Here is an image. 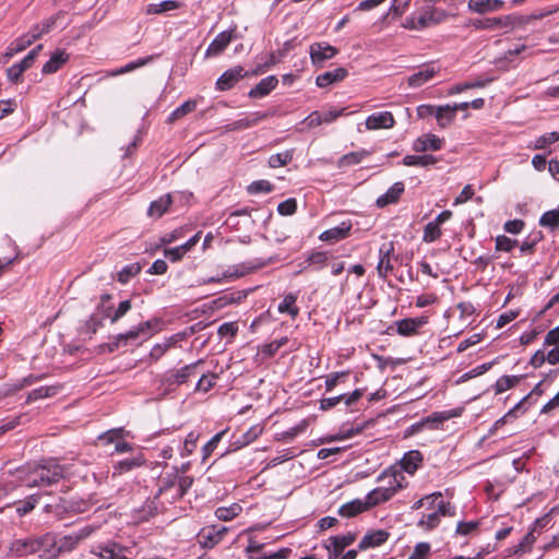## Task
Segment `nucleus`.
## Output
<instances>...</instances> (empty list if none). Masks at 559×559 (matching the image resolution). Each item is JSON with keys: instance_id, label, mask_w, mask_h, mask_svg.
<instances>
[{"instance_id": "f257e3e1", "label": "nucleus", "mask_w": 559, "mask_h": 559, "mask_svg": "<svg viewBox=\"0 0 559 559\" xmlns=\"http://www.w3.org/2000/svg\"><path fill=\"white\" fill-rule=\"evenodd\" d=\"M63 467L52 460L45 464L27 465L16 471L17 479L29 488L52 485L63 477Z\"/></svg>"}, {"instance_id": "f03ea898", "label": "nucleus", "mask_w": 559, "mask_h": 559, "mask_svg": "<svg viewBox=\"0 0 559 559\" xmlns=\"http://www.w3.org/2000/svg\"><path fill=\"white\" fill-rule=\"evenodd\" d=\"M386 478L389 479L386 487H378L367 495L365 501L368 509L390 500L400 489L404 487L403 480L405 478L402 473L384 472L378 477V480L381 481Z\"/></svg>"}, {"instance_id": "7ed1b4c3", "label": "nucleus", "mask_w": 559, "mask_h": 559, "mask_svg": "<svg viewBox=\"0 0 559 559\" xmlns=\"http://www.w3.org/2000/svg\"><path fill=\"white\" fill-rule=\"evenodd\" d=\"M258 267H260V265L253 264L250 262L239 263V264L231 265L228 269H226L222 273V275L211 276L207 278L199 280L197 285H206V284H211V283H223L226 281H234V280L240 278L242 276H246L247 274H250Z\"/></svg>"}, {"instance_id": "20e7f679", "label": "nucleus", "mask_w": 559, "mask_h": 559, "mask_svg": "<svg viewBox=\"0 0 559 559\" xmlns=\"http://www.w3.org/2000/svg\"><path fill=\"white\" fill-rule=\"evenodd\" d=\"M157 320H148L140 323L136 328H133L126 333L118 334L115 337V342L111 344L110 350L118 348L121 343L126 344L128 341H135L141 336L148 338L152 335L151 330L157 325Z\"/></svg>"}, {"instance_id": "39448f33", "label": "nucleus", "mask_w": 559, "mask_h": 559, "mask_svg": "<svg viewBox=\"0 0 559 559\" xmlns=\"http://www.w3.org/2000/svg\"><path fill=\"white\" fill-rule=\"evenodd\" d=\"M36 549L41 559H57L59 555L58 537L52 533H46L35 537Z\"/></svg>"}, {"instance_id": "423d86ee", "label": "nucleus", "mask_w": 559, "mask_h": 559, "mask_svg": "<svg viewBox=\"0 0 559 559\" xmlns=\"http://www.w3.org/2000/svg\"><path fill=\"white\" fill-rule=\"evenodd\" d=\"M94 528L92 526H85L76 532H73L69 535H64L58 538L59 545V555L62 552H69L76 548V546L84 539H86L92 533Z\"/></svg>"}, {"instance_id": "0eeeda50", "label": "nucleus", "mask_w": 559, "mask_h": 559, "mask_svg": "<svg viewBox=\"0 0 559 559\" xmlns=\"http://www.w3.org/2000/svg\"><path fill=\"white\" fill-rule=\"evenodd\" d=\"M201 364H203V360L199 359L193 364L187 365L178 370L166 373L163 383L166 384L168 388L174 384L185 383L191 376L194 374L195 368Z\"/></svg>"}, {"instance_id": "6e6552de", "label": "nucleus", "mask_w": 559, "mask_h": 559, "mask_svg": "<svg viewBox=\"0 0 559 559\" xmlns=\"http://www.w3.org/2000/svg\"><path fill=\"white\" fill-rule=\"evenodd\" d=\"M355 540V536L353 534H347L343 536H333L329 538L326 544L328 549V558L329 559H337L344 549L352 545Z\"/></svg>"}, {"instance_id": "1a4fd4ad", "label": "nucleus", "mask_w": 559, "mask_h": 559, "mask_svg": "<svg viewBox=\"0 0 559 559\" xmlns=\"http://www.w3.org/2000/svg\"><path fill=\"white\" fill-rule=\"evenodd\" d=\"M227 531L228 528L225 526L204 527L199 534V543L203 548H213L222 540Z\"/></svg>"}, {"instance_id": "9d476101", "label": "nucleus", "mask_w": 559, "mask_h": 559, "mask_svg": "<svg viewBox=\"0 0 559 559\" xmlns=\"http://www.w3.org/2000/svg\"><path fill=\"white\" fill-rule=\"evenodd\" d=\"M309 52L312 63L320 66L332 59L337 53V49L326 43H314L310 46Z\"/></svg>"}, {"instance_id": "9b49d317", "label": "nucleus", "mask_w": 559, "mask_h": 559, "mask_svg": "<svg viewBox=\"0 0 559 559\" xmlns=\"http://www.w3.org/2000/svg\"><path fill=\"white\" fill-rule=\"evenodd\" d=\"M394 124L395 119L390 111L376 112L366 119V128L368 130L391 129Z\"/></svg>"}, {"instance_id": "f8f14e48", "label": "nucleus", "mask_w": 559, "mask_h": 559, "mask_svg": "<svg viewBox=\"0 0 559 559\" xmlns=\"http://www.w3.org/2000/svg\"><path fill=\"white\" fill-rule=\"evenodd\" d=\"M426 323V317L407 318L395 322L396 331L402 336L416 335Z\"/></svg>"}, {"instance_id": "ddd939ff", "label": "nucleus", "mask_w": 559, "mask_h": 559, "mask_svg": "<svg viewBox=\"0 0 559 559\" xmlns=\"http://www.w3.org/2000/svg\"><path fill=\"white\" fill-rule=\"evenodd\" d=\"M234 38V31H225L219 33L209 45L205 57H216L221 55Z\"/></svg>"}, {"instance_id": "4468645a", "label": "nucleus", "mask_w": 559, "mask_h": 559, "mask_svg": "<svg viewBox=\"0 0 559 559\" xmlns=\"http://www.w3.org/2000/svg\"><path fill=\"white\" fill-rule=\"evenodd\" d=\"M246 73L243 72V68L235 67L227 71H225L216 82V88L219 91L230 90L241 78H243Z\"/></svg>"}, {"instance_id": "2eb2a0df", "label": "nucleus", "mask_w": 559, "mask_h": 559, "mask_svg": "<svg viewBox=\"0 0 559 559\" xmlns=\"http://www.w3.org/2000/svg\"><path fill=\"white\" fill-rule=\"evenodd\" d=\"M9 552L15 557H25L37 552L35 538L15 539L11 543Z\"/></svg>"}, {"instance_id": "dca6fc26", "label": "nucleus", "mask_w": 559, "mask_h": 559, "mask_svg": "<svg viewBox=\"0 0 559 559\" xmlns=\"http://www.w3.org/2000/svg\"><path fill=\"white\" fill-rule=\"evenodd\" d=\"M389 538V533L384 530H376L368 532L359 542L358 548L366 550L384 544Z\"/></svg>"}, {"instance_id": "f3484780", "label": "nucleus", "mask_w": 559, "mask_h": 559, "mask_svg": "<svg viewBox=\"0 0 559 559\" xmlns=\"http://www.w3.org/2000/svg\"><path fill=\"white\" fill-rule=\"evenodd\" d=\"M502 0H468L467 8L478 14L496 12L503 8Z\"/></svg>"}, {"instance_id": "a211bd4d", "label": "nucleus", "mask_w": 559, "mask_h": 559, "mask_svg": "<svg viewBox=\"0 0 559 559\" xmlns=\"http://www.w3.org/2000/svg\"><path fill=\"white\" fill-rule=\"evenodd\" d=\"M442 147V140L435 134H424L416 139L413 143L415 152L438 151Z\"/></svg>"}, {"instance_id": "6ab92c4d", "label": "nucleus", "mask_w": 559, "mask_h": 559, "mask_svg": "<svg viewBox=\"0 0 559 559\" xmlns=\"http://www.w3.org/2000/svg\"><path fill=\"white\" fill-rule=\"evenodd\" d=\"M405 190V186L403 182L399 181V182H395L393 186H391L388 191L380 195L377 201H376V204L378 207H385L386 205L389 204H393V203H396L401 195L403 194Z\"/></svg>"}, {"instance_id": "aec40b11", "label": "nucleus", "mask_w": 559, "mask_h": 559, "mask_svg": "<svg viewBox=\"0 0 559 559\" xmlns=\"http://www.w3.org/2000/svg\"><path fill=\"white\" fill-rule=\"evenodd\" d=\"M437 73V70L431 66H425L414 74L407 78V84L412 88H417L429 82Z\"/></svg>"}, {"instance_id": "412c9836", "label": "nucleus", "mask_w": 559, "mask_h": 559, "mask_svg": "<svg viewBox=\"0 0 559 559\" xmlns=\"http://www.w3.org/2000/svg\"><path fill=\"white\" fill-rule=\"evenodd\" d=\"M352 224L349 222H342L338 226L332 227L320 235V240L336 242L348 236Z\"/></svg>"}, {"instance_id": "4be33fe9", "label": "nucleus", "mask_w": 559, "mask_h": 559, "mask_svg": "<svg viewBox=\"0 0 559 559\" xmlns=\"http://www.w3.org/2000/svg\"><path fill=\"white\" fill-rule=\"evenodd\" d=\"M347 70L338 67L332 71H326L317 76L316 83L319 87H326L336 82L343 81L347 76Z\"/></svg>"}, {"instance_id": "5701e85b", "label": "nucleus", "mask_w": 559, "mask_h": 559, "mask_svg": "<svg viewBox=\"0 0 559 559\" xmlns=\"http://www.w3.org/2000/svg\"><path fill=\"white\" fill-rule=\"evenodd\" d=\"M393 251V243H383L379 250L380 259L378 262V273L381 277H385L393 270L390 261V253Z\"/></svg>"}, {"instance_id": "b1692460", "label": "nucleus", "mask_w": 559, "mask_h": 559, "mask_svg": "<svg viewBox=\"0 0 559 559\" xmlns=\"http://www.w3.org/2000/svg\"><path fill=\"white\" fill-rule=\"evenodd\" d=\"M419 26L423 28L430 27L432 25H437L443 22L447 17V14L437 9L425 10L419 15Z\"/></svg>"}, {"instance_id": "393cba45", "label": "nucleus", "mask_w": 559, "mask_h": 559, "mask_svg": "<svg viewBox=\"0 0 559 559\" xmlns=\"http://www.w3.org/2000/svg\"><path fill=\"white\" fill-rule=\"evenodd\" d=\"M510 16L489 17L485 20H475L472 25L477 29H497L510 26Z\"/></svg>"}, {"instance_id": "a878e982", "label": "nucleus", "mask_w": 559, "mask_h": 559, "mask_svg": "<svg viewBox=\"0 0 559 559\" xmlns=\"http://www.w3.org/2000/svg\"><path fill=\"white\" fill-rule=\"evenodd\" d=\"M421 462L423 455L419 451H408L401 460V468L408 474H414Z\"/></svg>"}, {"instance_id": "bb28decb", "label": "nucleus", "mask_w": 559, "mask_h": 559, "mask_svg": "<svg viewBox=\"0 0 559 559\" xmlns=\"http://www.w3.org/2000/svg\"><path fill=\"white\" fill-rule=\"evenodd\" d=\"M278 80L275 75H270L263 80H261L255 87H253L249 96L250 97H263L267 95L272 90L276 87Z\"/></svg>"}, {"instance_id": "cd10ccee", "label": "nucleus", "mask_w": 559, "mask_h": 559, "mask_svg": "<svg viewBox=\"0 0 559 559\" xmlns=\"http://www.w3.org/2000/svg\"><path fill=\"white\" fill-rule=\"evenodd\" d=\"M368 510L367 503L365 500L355 499L345 504H343L338 509V514L344 518L355 516L364 511Z\"/></svg>"}, {"instance_id": "c85d7f7f", "label": "nucleus", "mask_w": 559, "mask_h": 559, "mask_svg": "<svg viewBox=\"0 0 559 559\" xmlns=\"http://www.w3.org/2000/svg\"><path fill=\"white\" fill-rule=\"evenodd\" d=\"M69 56L63 50L56 51L51 58L44 64L43 73L50 74L59 70V68L68 61Z\"/></svg>"}, {"instance_id": "c756f323", "label": "nucleus", "mask_w": 559, "mask_h": 559, "mask_svg": "<svg viewBox=\"0 0 559 559\" xmlns=\"http://www.w3.org/2000/svg\"><path fill=\"white\" fill-rule=\"evenodd\" d=\"M171 197L170 194H165L160 197L158 200H155L151 203L147 214L151 217H160L170 206Z\"/></svg>"}, {"instance_id": "7c9ffc66", "label": "nucleus", "mask_w": 559, "mask_h": 559, "mask_svg": "<svg viewBox=\"0 0 559 559\" xmlns=\"http://www.w3.org/2000/svg\"><path fill=\"white\" fill-rule=\"evenodd\" d=\"M558 141H559V133L557 131H552V132L543 134V135L538 136L537 139H535L534 141H532L527 145V148H531V150H546L551 144H554V143H556Z\"/></svg>"}, {"instance_id": "2f4dec72", "label": "nucleus", "mask_w": 559, "mask_h": 559, "mask_svg": "<svg viewBox=\"0 0 559 559\" xmlns=\"http://www.w3.org/2000/svg\"><path fill=\"white\" fill-rule=\"evenodd\" d=\"M59 390L60 386L58 385L40 386L38 389H35L28 393L26 404H29L37 400L55 396L59 392Z\"/></svg>"}, {"instance_id": "473e14b6", "label": "nucleus", "mask_w": 559, "mask_h": 559, "mask_svg": "<svg viewBox=\"0 0 559 559\" xmlns=\"http://www.w3.org/2000/svg\"><path fill=\"white\" fill-rule=\"evenodd\" d=\"M450 417L451 416L447 413H433L431 416L426 417L424 420L413 426V428L419 430L425 426H429L432 429H438L440 425Z\"/></svg>"}, {"instance_id": "72a5a7b5", "label": "nucleus", "mask_w": 559, "mask_h": 559, "mask_svg": "<svg viewBox=\"0 0 559 559\" xmlns=\"http://www.w3.org/2000/svg\"><path fill=\"white\" fill-rule=\"evenodd\" d=\"M437 163V158L433 155H406L403 158L405 166H430Z\"/></svg>"}, {"instance_id": "f704fd0d", "label": "nucleus", "mask_w": 559, "mask_h": 559, "mask_svg": "<svg viewBox=\"0 0 559 559\" xmlns=\"http://www.w3.org/2000/svg\"><path fill=\"white\" fill-rule=\"evenodd\" d=\"M197 108V102L189 99L185 102L182 105L177 107L168 117V122L174 123L175 121L183 118L186 115L194 111Z\"/></svg>"}, {"instance_id": "c9c22d12", "label": "nucleus", "mask_w": 559, "mask_h": 559, "mask_svg": "<svg viewBox=\"0 0 559 559\" xmlns=\"http://www.w3.org/2000/svg\"><path fill=\"white\" fill-rule=\"evenodd\" d=\"M266 118V114L253 112L250 116L239 119L233 123V130L247 129L258 124L260 121Z\"/></svg>"}, {"instance_id": "e433bc0d", "label": "nucleus", "mask_w": 559, "mask_h": 559, "mask_svg": "<svg viewBox=\"0 0 559 559\" xmlns=\"http://www.w3.org/2000/svg\"><path fill=\"white\" fill-rule=\"evenodd\" d=\"M435 117L441 128H445L451 124L455 115L453 114V109H451V105L438 106Z\"/></svg>"}, {"instance_id": "4c0bfd02", "label": "nucleus", "mask_w": 559, "mask_h": 559, "mask_svg": "<svg viewBox=\"0 0 559 559\" xmlns=\"http://www.w3.org/2000/svg\"><path fill=\"white\" fill-rule=\"evenodd\" d=\"M242 511V508L238 503H233L229 507H219L215 511V515L221 521H230L238 516L240 512Z\"/></svg>"}, {"instance_id": "58836bf2", "label": "nucleus", "mask_w": 559, "mask_h": 559, "mask_svg": "<svg viewBox=\"0 0 559 559\" xmlns=\"http://www.w3.org/2000/svg\"><path fill=\"white\" fill-rule=\"evenodd\" d=\"M131 309V301L130 300H123L119 304L118 308L111 312V308L107 307V309H104V317L109 318L111 323L117 322L120 320L129 310Z\"/></svg>"}, {"instance_id": "ea45409f", "label": "nucleus", "mask_w": 559, "mask_h": 559, "mask_svg": "<svg viewBox=\"0 0 559 559\" xmlns=\"http://www.w3.org/2000/svg\"><path fill=\"white\" fill-rule=\"evenodd\" d=\"M179 8V2L175 0H165L160 3H151L146 7L147 14H160Z\"/></svg>"}, {"instance_id": "a19ab883", "label": "nucleus", "mask_w": 559, "mask_h": 559, "mask_svg": "<svg viewBox=\"0 0 559 559\" xmlns=\"http://www.w3.org/2000/svg\"><path fill=\"white\" fill-rule=\"evenodd\" d=\"M296 299V296L293 294L286 295L278 305V311L281 313H288L293 319H295L299 313V309L295 306Z\"/></svg>"}, {"instance_id": "79ce46f5", "label": "nucleus", "mask_w": 559, "mask_h": 559, "mask_svg": "<svg viewBox=\"0 0 559 559\" xmlns=\"http://www.w3.org/2000/svg\"><path fill=\"white\" fill-rule=\"evenodd\" d=\"M39 497L37 495H31L25 500L19 501L15 504V511L20 516H24L32 512L38 503Z\"/></svg>"}, {"instance_id": "37998d69", "label": "nucleus", "mask_w": 559, "mask_h": 559, "mask_svg": "<svg viewBox=\"0 0 559 559\" xmlns=\"http://www.w3.org/2000/svg\"><path fill=\"white\" fill-rule=\"evenodd\" d=\"M521 380V376H502L495 384V393L501 394L507 390L516 385Z\"/></svg>"}, {"instance_id": "c03bdc74", "label": "nucleus", "mask_w": 559, "mask_h": 559, "mask_svg": "<svg viewBox=\"0 0 559 559\" xmlns=\"http://www.w3.org/2000/svg\"><path fill=\"white\" fill-rule=\"evenodd\" d=\"M197 332L195 326L187 328L186 330L178 332L164 341L165 345L169 348L175 347L178 343L193 335Z\"/></svg>"}, {"instance_id": "a18cd8bd", "label": "nucleus", "mask_w": 559, "mask_h": 559, "mask_svg": "<svg viewBox=\"0 0 559 559\" xmlns=\"http://www.w3.org/2000/svg\"><path fill=\"white\" fill-rule=\"evenodd\" d=\"M140 271H141V266H140L139 263L128 264L121 271L118 272L117 281L122 283V284H126L127 282H129V280L131 277H133L136 274H139Z\"/></svg>"}, {"instance_id": "49530a36", "label": "nucleus", "mask_w": 559, "mask_h": 559, "mask_svg": "<svg viewBox=\"0 0 559 559\" xmlns=\"http://www.w3.org/2000/svg\"><path fill=\"white\" fill-rule=\"evenodd\" d=\"M128 435H129V431H126L123 428H115V429H110V430L102 433L98 437V439L106 443H112V442L117 443L119 440L123 439Z\"/></svg>"}, {"instance_id": "de8ad7c7", "label": "nucleus", "mask_w": 559, "mask_h": 559, "mask_svg": "<svg viewBox=\"0 0 559 559\" xmlns=\"http://www.w3.org/2000/svg\"><path fill=\"white\" fill-rule=\"evenodd\" d=\"M293 159V151H285L271 155L269 158V165L272 168H277L287 165Z\"/></svg>"}, {"instance_id": "09e8293b", "label": "nucleus", "mask_w": 559, "mask_h": 559, "mask_svg": "<svg viewBox=\"0 0 559 559\" xmlns=\"http://www.w3.org/2000/svg\"><path fill=\"white\" fill-rule=\"evenodd\" d=\"M368 155V152L366 151H359V152H352L348 154H345L340 159V166H352L359 164L366 156Z\"/></svg>"}, {"instance_id": "8fccbe9b", "label": "nucleus", "mask_w": 559, "mask_h": 559, "mask_svg": "<svg viewBox=\"0 0 559 559\" xmlns=\"http://www.w3.org/2000/svg\"><path fill=\"white\" fill-rule=\"evenodd\" d=\"M441 228L436 223L430 222L425 226L423 240L433 242L441 237Z\"/></svg>"}, {"instance_id": "3c124183", "label": "nucleus", "mask_w": 559, "mask_h": 559, "mask_svg": "<svg viewBox=\"0 0 559 559\" xmlns=\"http://www.w3.org/2000/svg\"><path fill=\"white\" fill-rule=\"evenodd\" d=\"M143 464V460L141 457H133L120 461L115 466L114 475L121 474L127 471H131L132 468L140 466Z\"/></svg>"}, {"instance_id": "603ef678", "label": "nucleus", "mask_w": 559, "mask_h": 559, "mask_svg": "<svg viewBox=\"0 0 559 559\" xmlns=\"http://www.w3.org/2000/svg\"><path fill=\"white\" fill-rule=\"evenodd\" d=\"M152 60V57H147V58H141V59H138L135 61H132V62H129L128 64H126L124 67H121L120 69H117L115 71H112L110 73L111 76H116V75H120V74H124V73H128V72H131L144 64H146L148 61Z\"/></svg>"}, {"instance_id": "864d4df0", "label": "nucleus", "mask_w": 559, "mask_h": 559, "mask_svg": "<svg viewBox=\"0 0 559 559\" xmlns=\"http://www.w3.org/2000/svg\"><path fill=\"white\" fill-rule=\"evenodd\" d=\"M227 432V430H222L221 432H217L215 436L211 438V440L202 448V454H203V461H205L213 451L217 448V444L224 437V435Z\"/></svg>"}, {"instance_id": "5fc2aeb1", "label": "nucleus", "mask_w": 559, "mask_h": 559, "mask_svg": "<svg viewBox=\"0 0 559 559\" xmlns=\"http://www.w3.org/2000/svg\"><path fill=\"white\" fill-rule=\"evenodd\" d=\"M217 376L215 373L203 374L197 383L195 390L201 392H209L214 385Z\"/></svg>"}, {"instance_id": "6e6d98bb", "label": "nucleus", "mask_w": 559, "mask_h": 559, "mask_svg": "<svg viewBox=\"0 0 559 559\" xmlns=\"http://www.w3.org/2000/svg\"><path fill=\"white\" fill-rule=\"evenodd\" d=\"M542 226L556 228L559 226V211L552 210L544 213L539 219Z\"/></svg>"}, {"instance_id": "4d7b16f0", "label": "nucleus", "mask_w": 559, "mask_h": 559, "mask_svg": "<svg viewBox=\"0 0 559 559\" xmlns=\"http://www.w3.org/2000/svg\"><path fill=\"white\" fill-rule=\"evenodd\" d=\"M193 479L189 476H179L177 477L176 483V492L174 497H182L188 489L192 486Z\"/></svg>"}, {"instance_id": "13d9d810", "label": "nucleus", "mask_w": 559, "mask_h": 559, "mask_svg": "<svg viewBox=\"0 0 559 559\" xmlns=\"http://www.w3.org/2000/svg\"><path fill=\"white\" fill-rule=\"evenodd\" d=\"M36 381V378L33 376L25 377L22 380H20L17 383L11 385L4 393L3 396H8L10 394H13L20 390H22L25 386L32 385Z\"/></svg>"}, {"instance_id": "bf43d9fd", "label": "nucleus", "mask_w": 559, "mask_h": 559, "mask_svg": "<svg viewBox=\"0 0 559 559\" xmlns=\"http://www.w3.org/2000/svg\"><path fill=\"white\" fill-rule=\"evenodd\" d=\"M273 189V186L267 180H258L253 181L249 187L248 191L250 193H260V192H271Z\"/></svg>"}, {"instance_id": "052dcab7", "label": "nucleus", "mask_w": 559, "mask_h": 559, "mask_svg": "<svg viewBox=\"0 0 559 559\" xmlns=\"http://www.w3.org/2000/svg\"><path fill=\"white\" fill-rule=\"evenodd\" d=\"M297 210V202L295 199H287L281 202L277 206V211L281 215H292Z\"/></svg>"}, {"instance_id": "680f3d73", "label": "nucleus", "mask_w": 559, "mask_h": 559, "mask_svg": "<svg viewBox=\"0 0 559 559\" xmlns=\"http://www.w3.org/2000/svg\"><path fill=\"white\" fill-rule=\"evenodd\" d=\"M198 439H199V435H197L195 432L192 431V432L188 433V436L185 440L182 452H181L182 456L189 455L193 452V450L195 449Z\"/></svg>"}, {"instance_id": "e2e57ef3", "label": "nucleus", "mask_w": 559, "mask_h": 559, "mask_svg": "<svg viewBox=\"0 0 559 559\" xmlns=\"http://www.w3.org/2000/svg\"><path fill=\"white\" fill-rule=\"evenodd\" d=\"M411 0H393L389 14H393L394 16H401L405 10L408 8Z\"/></svg>"}, {"instance_id": "0e129e2a", "label": "nucleus", "mask_w": 559, "mask_h": 559, "mask_svg": "<svg viewBox=\"0 0 559 559\" xmlns=\"http://www.w3.org/2000/svg\"><path fill=\"white\" fill-rule=\"evenodd\" d=\"M41 47V45H38L34 49H32L21 62L16 63L17 66H20L23 72L26 71L33 64Z\"/></svg>"}, {"instance_id": "69168bd1", "label": "nucleus", "mask_w": 559, "mask_h": 559, "mask_svg": "<svg viewBox=\"0 0 559 559\" xmlns=\"http://www.w3.org/2000/svg\"><path fill=\"white\" fill-rule=\"evenodd\" d=\"M440 522L439 513L433 512L426 516H424L419 522L418 526L425 527L428 530L435 528Z\"/></svg>"}, {"instance_id": "338daca9", "label": "nucleus", "mask_w": 559, "mask_h": 559, "mask_svg": "<svg viewBox=\"0 0 559 559\" xmlns=\"http://www.w3.org/2000/svg\"><path fill=\"white\" fill-rule=\"evenodd\" d=\"M515 243H516L515 240H512L511 238H509L507 236H499L496 239V249L499 251L509 252L514 248Z\"/></svg>"}, {"instance_id": "774afa93", "label": "nucleus", "mask_w": 559, "mask_h": 559, "mask_svg": "<svg viewBox=\"0 0 559 559\" xmlns=\"http://www.w3.org/2000/svg\"><path fill=\"white\" fill-rule=\"evenodd\" d=\"M430 550V546L427 543H419L415 546L414 552L408 557V559H426Z\"/></svg>"}]
</instances>
